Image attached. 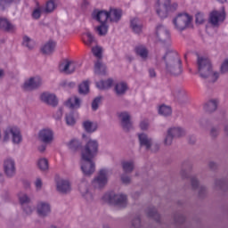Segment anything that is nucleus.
Listing matches in <instances>:
<instances>
[{"label": "nucleus", "mask_w": 228, "mask_h": 228, "mask_svg": "<svg viewBox=\"0 0 228 228\" xmlns=\"http://www.w3.org/2000/svg\"><path fill=\"white\" fill-rule=\"evenodd\" d=\"M163 61L166 64V71L171 76H181L183 74V62L179 54L174 50H168L162 57Z\"/></svg>", "instance_id": "obj_1"}, {"label": "nucleus", "mask_w": 228, "mask_h": 228, "mask_svg": "<svg viewBox=\"0 0 228 228\" xmlns=\"http://www.w3.org/2000/svg\"><path fill=\"white\" fill-rule=\"evenodd\" d=\"M179 5L177 3H173L172 0H158L155 4L157 15L160 19H167L170 12H175Z\"/></svg>", "instance_id": "obj_2"}, {"label": "nucleus", "mask_w": 228, "mask_h": 228, "mask_svg": "<svg viewBox=\"0 0 228 228\" xmlns=\"http://www.w3.org/2000/svg\"><path fill=\"white\" fill-rule=\"evenodd\" d=\"M99 154V141L90 139L81 150L82 159H94Z\"/></svg>", "instance_id": "obj_3"}, {"label": "nucleus", "mask_w": 228, "mask_h": 228, "mask_svg": "<svg viewBox=\"0 0 228 228\" xmlns=\"http://www.w3.org/2000/svg\"><path fill=\"white\" fill-rule=\"evenodd\" d=\"M12 140V143L19 145L22 142V134H20V129L17 126H9L4 131L3 142H10Z\"/></svg>", "instance_id": "obj_4"}, {"label": "nucleus", "mask_w": 228, "mask_h": 228, "mask_svg": "<svg viewBox=\"0 0 228 228\" xmlns=\"http://www.w3.org/2000/svg\"><path fill=\"white\" fill-rule=\"evenodd\" d=\"M102 200L108 202V204H114L118 208H126L127 206V196L124 194L106 193L103 195Z\"/></svg>", "instance_id": "obj_5"}, {"label": "nucleus", "mask_w": 228, "mask_h": 228, "mask_svg": "<svg viewBox=\"0 0 228 228\" xmlns=\"http://www.w3.org/2000/svg\"><path fill=\"white\" fill-rule=\"evenodd\" d=\"M92 48V53L95 58H98V61L94 63V73L98 76H104L106 74V65L102 63L101 58H102V48L97 45Z\"/></svg>", "instance_id": "obj_6"}, {"label": "nucleus", "mask_w": 228, "mask_h": 228, "mask_svg": "<svg viewBox=\"0 0 228 228\" xmlns=\"http://www.w3.org/2000/svg\"><path fill=\"white\" fill-rule=\"evenodd\" d=\"M191 16L188 13H180L173 20V24L176 31H184L191 22Z\"/></svg>", "instance_id": "obj_7"}, {"label": "nucleus", "mask_w": 228, "mask_h": 228, "mask_svg": "<svg viewBox=\"0 0 228 228\" xmlns=\"http://www.w3.org/2000/svg\"><path fill=\"white\" fill-rule=\"evenodd\" d=\"M110 172L108 169H101L98 173V175L94 177L93 180V186L94 188H96L98 190H101V188H104L106 184H108V174Z\"/></svg>", "instance_id": "obj_8"}, {"label": "nucleus", "mask_w": 228, "mask_h": 228, "mask_svg": "<svg viewBox=\"0 0 228 228\" xmlns=\"http://www.w3.org/2000/svg\"><path fill=\"white\" fill-rule=\"evenodd\" d=\"M81 170L86 177H90L95 172V162L93 159H83L81 157Z\"/></svg>", "instance_id": "obj_9"}, {"label": "nucleus", "mask_w": 228, "mask_h": 228, "mask_svg": "<svg viewBox=\"0 0 228 228\" xmlns=\"http://www.w3.org/2000/svg\"><path fill=\"white\" fill-rule=\"evenodd\" d=\"M38 140L42 142V143H45V145L53 143V142H54V131L49 127L41 129L38 132Z\"/></svg>", "instance_id": "obj_10"}, {"label": "nucleus", "mask_w": 228, "mask_h": 228, "mask_svg": "<svg viewBox=\"0 0 228 228\" xmlns=\"http://www.w3.org/2000/svg\"><path fill=\"white\" fill-rule=\"evenodd\" d=\"M4 172L6 177L12 179L17 174V166L15 164V159L12 158H7L4 160Z\"/></svg>", "instance_id": "obj_11"}, {"label": "nucleus", "mask_w": 228, "mask_h": 228, "mask_svg": "<svg viewBox=\"0 0 228 228\" xmlns=\"http://www.w3.org/2000/svg\"><path fill=\"white\" fill-rule=\"evenodd\" d=\"M198 73L200 74V77L202 79H209L211 83H215L218 79V73L213 72V66L208 68H200L198 69Z\"/></svg>", "instance_id": "obj_12"}, {"label": "nucleus", "mask_w": 228, "mask_h": 228, "mask_svg": "<svg viewBox=\"0 0 228 228\" xmlns=\"http://www.w3.org/2000/svg\"><path fill=\"white\" fill-rule=\"evenodd\" d=\"M76 69H77V63L73 61L65 60L59 65V70L62 74H74Z\"/></svg>", "instance_id": "obj_13"}, {"label": "nucleus", "mask_w": 228, "mask_h": 228, "mask_svg": "<svg viewBox=\"0 0 228 228\" xmlns=\"http://www.w3.org/2000/svg\"><path fill=\"white\" fill-rule=\"evenodd\" d=\"M156 35L159 42L170 45V31H168V28H167V27L163 25L158 26Z\"/></svg>", "instance_id": "obj_14"}, {"label": "nucleus", "mask_w": 228, "mask_h": 228, "mask_svg": "<svg viewBox=\"0 0 228 228\" xmlns=\"http://www.w3.org/2000/svg\"><path fill=\"white\" fill-rule=\"evenodd\" d=\"M121 127L126 133H129L133 129V123L131 122V115L127 111L120 112L118 114Z\"/></svg>", "instance_id": "obj_15"}, {"label": "nucleus", "mask_w": 228, "mask_h": 228, "mask_svg": "<svg viewBox=\"0 0 228 228\" xmlns=\"http://www.w3.org/2000/svg\"><path fill=\"white\" fill-rule=\"evenodd\" d=\"M171 94L180 104H186V102H188V95H186V91L181 87H174L171 90Z\"/></svg>", "instance_id": "obj_16"}, {"label": "nucleus", "mask_w": 228, "mask_h": 228, "mask_svg": "<svg viewBox=\"0 0 228 228\" xmlns=\"http://www.w3.org/2000/svg\"><path fill=\"white\" fill-rule=\"evenodd\" d=\"M225 20V11L223 7V12L213 11L209 15V22L212 26H218L220 22Z\"/></svg>", "instance_id": "obj_17"}, {"label": "nucleus", "mask_w": 228, "mask_h": 228, "mask_svg": "<svg viewBox=\"0 0 228 228\" xmlns=\"http://www.w3.org/2000/svg\"><path fill=\"white\" fill-rule=\"evenodd\" d=\"M37 213L41 218H46L51 215V204L45 201H40L37 205Z\"/></svg>", "instance_id": "obj_18"}, {"label": "nucleus", "mask_w": 228, "mask_h": 228, "mask_svg": "<svg viewBox=\"0 0 228 228\" xmlns=\"http://www.w3.org/2000/svg\"><path fill=\"white\" fill-rule=\"evenodd\" d=\"M42 86V77H32L28 80L25 81L23 88L24 90H37Z\"/></svg>", "instance_id": "obj_19"}, {"label": "nucleus", "mask_w": 228, "mask_h": 228, "mask_svg": "<svg viewBox=\"0 0 228 228\" xmlns=\"http://www.w3.org/2000/svg\"><path fill=\"white\" fill-rule=\"evenodd\" d=\"M40 101L48 106H53V108H56V106H58V98H56L54 94L43 93L40 95Z\"/></svg>", "instance_id": "obj_20"}, {"label": "nucleus", "mask_w": 228, "mask_h": 228, "mask_svg": "<svg viewBox=\"0 0 228 228\" xmlns=\"http://www.w3.org/2000/svg\"><path fill=\"white\" fill-rule=\"evenodd\" d=\"M56 190L59 193H62L63 195H67V193H70L72 188L70 187V182L69 180L60 179L56 182Z\"/></svg>", "instance_id": "obj_21"}, {"label": "nucleus", "mask_w": 228, "mask_h": 228, "mask_svg": "<svg viewBox=\"0 0 228 228\" xmlns=\"http://www.w3.org/2000/svg\"><path fill=\"white\" fill-rule=\"evenodd\" d=\"M92 18L94 20H97L100 24H107L108 19H110V14L108 11H99L94 10L92 13Z\"/></svg>", "instance_id": "obj_22"}, {"label": "nucleus", "mask_w": 228, "mask_h": 228, "mask_svg": "<svg viewBox=\"0 0 228 228\" xmlns=\"http://www.w3.org/2000/svg\"><path fill=\"white\" fill-rule=\"evenodd\" d=\"M191 184L192 190H198V195L202 199V197H206V194L208 193V190L206 189V186L200 185L199 183V179H197L196 176H192L191 178Z\"/></svg>", "instance_id": "obj_23"}, {"label": "nucleus", "mask_w": 228, "mask_h": 228, "mask_svg": "<svg viewBox=\"0 0 228 228\" xmlns=\"http://www.w3.org/2000/svg\"><path fill=\"white\" fill-rule=\"evenodd\" d=\"M139 143L141 147H145L146 151H151L152 147V138L147 135L145 133L138 134Z\"/></svg>", "instance_id": "obj_24"}, {"label": "nucleus", "mask_w": 228, "mask_h": 228, "mask_svg": "<svg viewBox=\"0 0 228 228\" xmlns=\"http://www.w3.org/2000/svg\"><path fill=\"white\" fill-rule=\"evenodd\" d=\"M130 28L134 33L140 35L143 31V23L138 18H133L130 20Z\"/></svg>", "instance_id": "obj_25"}, {"label": "nucleus", "mask_w": 228, "mask_h": 228, "mask_svg": "<svg viewBox=\"0 0 228 228\" xmlns=\"http://www.w3.org/2000/svg\"><path fill=\"white\" fill-rule=\"evenodd\" d=\"M109 12V20L110 22H118L122 19L121 9L110 7Z\"/></svg>", "instance_id": "obj_26"}, {"label": "nucleus", "mask_w": 228, "mask_h": 228, "mask_svg": "<svg viewBox=\"0 0 228 228\" xmlns=\"http://www.w3.org/2000/svg\"><path fill=\"white\" fill-rule=\"evenodd\" d=\"M134 53L136 56H140L142 61H147L149 59V50L143 45H137L134 47Z\"/></svg>", "instance_id": "obj_27"}, {"label": "nucleus", "mask_w": 228, "mask_h": 228, "mask_svg": "<svg viewBox=\"0 0 228 228\" xmlns=\"http://www.w3.org/2000/svg\"><path fill=\"white\" fill-rule=\"evenodd\" d=\"M167 132L170 133L175 138H183L186 134L184 128L181 126H172L167 129Z\"/></svg>", "instance_id": "obj_28"}, {"label": "nucleus", "mask_w": 228, "mask_h": 228, "mask_svg": "<svg viewBox=\"0 0 228 228\" xmlns=\"http://www.w3.org/2000/svg\"><path fill=\"white\" fill-rule=\"evenodd\" d=\"M83 42L87 47H92V45H97V39L91 32H86L84 34Z\"/></svg>", "instance_id": "obj_29"}, {"label": "nucleus", "mask_w": 228, "mask_h": 228, "mask_svg": "<svg viewBox=\"0 0 228 228\" xmlns=\"http://www.w3.org/2000/svg\"><path fill=\"white\" fill-rule=\"evenodd\" d=\"M79 191L86 200H92L94 199V195L88 191V183L85 182L81 183L79 185Z\"/></svg>", "instance_id": "obj_30"}, {"label": "nucleus", "mask_w": 228, "mask_h": 228, "mask_svg": "<svg viewBox=\"0 0 228 228\" xmlns=\"http://www.w3.org/2000/svg\"><path fill=\"white\" fill-rule=\"evenodd\" d=\"M114 91L116 93V95H118V97L126 95V93L127 92V84L126 82H119L116 84Z\"/></svg>", "instance_id": "obj_31"}, {"label": "nucleus", "mask_w": 228, "mask_h": 228, "mask_svg": "<svg viewBox=\"0 0 228 228\" xmlns=\"http://www.w3.org/2000/svg\"><path fill=\"white\" fill-rule=\"evenodd\" d=\"M66 106L71 108V110H77L81 108V100L77 96H73L68 99L66 102Z\"/></svg>", "instance_id": "obj_32"}, {"label": "nucleus", "mask_w": 228, "mask_h": 228, "mask_svg": "<svg viewBox=\"0 0 228 228\" xmlns=\"http://www.w3.org/2000/svg\"><path fill=\"white\" fill-rule=\"evenodd\" d=\"M0 29L4 31H13L15 29V26L8 20L6 18H0Z\"/></svg>", "instance_id": "obj_33"}, {"label": "nucleus", "mask_w": 228, "mask_h": 228, "mask_svg": "<svg viewBox=\"0 0 228 228\" xmlns=\"http://www.w3.org/2000/svg\"><path fill=\"white\" fill-rule=\"evenodd\" d=\"M197 65H198V70H200V69H206V67L210 68L213 67L211 65V61L206 57L199 56L197 59Z\"/></svg>", "instance_id": "obj_34"}, {"label": "nucleus", "mask_w": 228, "mask_h": 228, "mask_svg": "<svg viewBox=\"0 0 228 228\" xmlns=\"http://www.w3.org/2000/svg\"><path fill=\"white\" fill-rule=\"evenodd\" d=\"M197 65H198V70H200V69H206V67L210 68L213 67L211 65V61L206 57L199 56L197 59Z\"/></svg>", "instance_id": "obj_35"}, {"label": "nucleus", "mask_w": 228, "mask_h": 228, "mask_svg": "<svg viewBox=\"0 0 228 228\" xmlns=\"http://www.w3.org/2000/svg\"><path fill=\"white\" fill-rule=\"evenodd\" d=\"M228 188V179L221 178L216 179L214 183V190L220 191V190H227Z\"/></svg>", "instance_id": "obj_36"}, {"label": "nucleus", "mask_w": 228, "mask_h": 228, "mask_svg": "<svg viewBox=\"0 0 228 228\" xmlns=\"http://www.w3.org/2000/svg\"><path fill=\"white\" fill-rule=\"evenodd\" d=\"M56 48V43L53 41H48L41 49L44 54H53L54 49Z\"/></svg>", "instance_id": "obj_37"}, {"label": "nucleus", "mask_w": 228, "mask_h": 228, "mask_svg": "<svg viewBox=\"0 0 228 228\" xmlns=\"http://www.w3.org/2000/svg\"><path fill=\"white\" fill-rule=\"evenodd\" d=\"M125 174H131L134 170V160H125L121 163Z\"/></svg>", "instance_id": "obj_38"}, {"label": "nucleus", "mask_w": 228, "mask_h": 228, "mask_svg": "<svg viewBox=\"0 0 228 228\" xmlns=\"http://www.w3.org/2000/svg\"><path fill=\"white\" fill-rule=\"evenodd\" d=\"M57 6L55 0H49L46 2L45 6L42 8V12L43 13H53Z\"/></svg>", "instance_id": "obj_39"}, {"label": "nucleus", "mask_w": 228, "mask_h": 228, "mask_svg": "<svg viewBox=\"0 0 228 228\" xmlns=\"http://www.w3.org/2000/svg\"><path fill=\"white\" fill-rule=\"evenodd\" d=\"M83 127L86 133H95L97 131V123L86 120L83 122Z\"/></svg>", "instance_id": "obj_40"}, {"label": "nucleus", "mask_w": 228, "mask_h": 228, "mask_svg": "<svg viewBox=\"0 0 228 228\" xmlns=\"http://www.w3.org/2000/svg\"><path fill=\"white\" fill-rule=\"evenodd\" d=\"M216 108H218V102H216V100H211L204 105V110L208 113L216 111Z\"/></svg>", "instance_id": "obj_41"}, {"label": "nucleus", "mask_w": 228, "mask_h": 228, "mask_svg": "<svg viewBox=\"0 0 228 228\" xmlns=\"http://www.w3.org/2000/svg\"><path fill=\"white\" fill-rule=\"evenodd\" d=\"M112 86H113V79L111 78H109L107 80H102L96 83V86L97 88H99V90H108Z\"/></svg>", "instance_id": "obj_42"}, {"label": "nucleus", "mask_w": 228, "mask_h": 228, "mask_svg": "<svg viewBox=\"0 0 228 228\" xmlns=\"http://www.w3.org/2000/svg\"><path fill=\"white\" fill-rule=\"evenodd\" d=\"M108 29H110L108 23H101L95 28V31L98 33L99 37H106V35H108Z\"/></svg>", "instance_id": "obj_43"}, {"label": "nucleus", "mask_w": 228, "mask_h": 228, "mask_svg": "<svg viewBox=\"0 0 228 228\" xmlns=\"http://www.w3.org/2000/svg\"><path fill=\"white\" fill-rule=\"evenodd\" d=\"M18 199L21 207L28 206V204H31V198H29V196L24 192H20L18 194Z\"/></svg>", "instance_id": "obj_44"}, {"label": "nucleus", "mask_w": 228, "mask_h": 228, "mask_svg": "<svg viewBox=\"0 0 228 228\" xmlns=\"http://www.w3.org/2000/svg\"><path fill=\"white\" fill-rule=\"evenodd\" d=\"M147 215L150 218H153L157 222H160L161 216L159 214H158V210H156V208L151 207L147 209Z\"/></svg>", "instance_id": "obj_45"}, {"label": "nucleus", "mask_w": 228, "mask_h": 228, "mask_svg": "<svg viewBox=\"0 0 228 228\" xmlns=\"http://www.w3.org/2000/svg\"><path fill=\"white\" fill-rule=\"evenodd\" d=\"M89 92L90 85L88 84V81H84L78 86V94H80V95H86Z\"/></svg>", "instance_id": "obj_46"}, {"label": "nucleus", "mask_w": 228, "mask_h": 228, "mask_svg": "<svg viewBox=\"0 0 228 228\" xmlns=\"http://www.w3.org/2000/svg\"><path fill=\"white\" fill-rule=\"evenodd\" d=\"M37 167L39 170H42V172L49 170V160H47V159L45 158L39 159L37 162Z\"/></svg>", "instance_id": "obj_47"}, {"label": "nucleus", "mask_w": 228, "mask_h": 228, "mask_svg": "<svg viewBox=\"0 0 228 228\" xmlns=\"http://www.w3.org/2000/svg\"><path fill=\"white\" fill-rule=\"evenodd\" d=\"M159 113L163 117H170V115H172V108L167 105H162L159 109Z\"/></svg>", "instance_id": "obj_48"}, {"label": "nucleus", "mask_w": 228, "mask_h": 228, "mask_svg": "<svg viewBox=\"0 0 228 228\" xmlns=\"http://www.w3.org/2000/svg\"><path fill=\"white\" fill-rule=\"evenodd\" d=\"M67 146L71 151H77V149L81 147V142L77 139H72L69 142L67 143Z\"/></svg>", "instance_id": "obj_49"}, {"label": "nucleus", "mask_w": 228, "mask_h": 228, "mask_svg": "<svg viewBox=\"0 0 228 228\" xmlns=\"http://www.w3.org/2000/svg\"><path fill=\"white\" fill-rule=\"evenodd\" d=\"M174 139H175L174 135L170 132L167 131L164 138V145H166V147H170L174 142Z\"/></svg>", "instance_id": "obj_50"}, {"label": "nucleus", "mask_w": 228, "mask_h": 228, "mask_svg": "<svg viewBox=\"0 0 228 228\" xmlns=\"http://www.w3.org/2000/svg\"><path fill=\"white\" fill-rule=\"evenodd\" d=\"M191 168H193V165L190 162H184L183 164L182 167V171H181V175L183 177H188V175H186V170H191Z\"/></svg>", "instance_id": "obj_51"}, {"label": "nucleus", "mask_w": 228, "mask_h": 228, "mask_svg": "<svg viewBox=\"0 0 228 228\" xmlns=\"http://www.w3.org/2000/svg\"><path fill=\"white\" fill-rule=\"evenodd\" d=\"M65 120L67 126H74L76 124V118H74V113L69 112L66 114Z\"/></svg>", "instance_id": "obj_52"}, {"label": "nucleus", "mask_w": 228, "mask_h": 228, "mask_svg": "<svg viewBox=\"0 0 228 228\" xmlns=\"http://www.w3.org/2000/svg\"><path fill=\"white\" fill-rule=\"evenodd\" d=\"M23 45L28 49H33V47H35V42H33L28 36H25L23 37Z\"/></svg>", "instance_id": "obj_53"}, {"label": "nucleus", "mask_w": 228, "mask_h": 228, "mask_svg": "<svg viewBox=\"0 0 228 228\" xmlns=\"http://www.w3.org/2000/svg\"><path fill=\"white\" fill-rule=\"evenodd\" d=\"M13 4V0H0V10L4 11Z\"/></svg>", "instance_id": "obj_54"}, {"label": "nucleus", "mask_w": 228, "mask_h": 228, "mask_svg": "<svg viewBox=\"0 0 228 228\" xmlns=\"http://www.w3.org/2000/svg\"><path fill=\"white\" fill-rule=\"evenodd\" d=\"M142 227V219L136 216L131 223V228H140Z\"/></svg>", "instance_id": "obj_55"}, {"label": "nucleus", "mask_w": 228, "mask_h": 228, "mask_svg": "<svg viewBox=\"0 0 228 228\" xmlns=\"http://www.w3.org/2000/svg\"><path fill=\"white\" fill-rule=\"evenodd\" d=\"M174 220H175V224L176 225H182V224H184V216L181 215V214H176L174 216Z\"/></svg>", "instance_id": "obj_56"}, {"label": "nucleus", "mask_w": 228, "mask_h": 228, "mask_svg": "<svg viewBox=\"0 0 228 228\" xmlns=\"http://www.w3.org/2000/svg\"><path fill=\"white\" fill-rule=\"evenodd\" d=\"M101 96H98L94 98V100L92 102V110L93 111H97L99 110V104H101Z\"/></svg>", "instance_id": "obj_57"}, {"label": "nucleus", "mask_w": 228, "mask_h": 228, "mask_svg": "<svg viewBox=\"0 0 228 228\" xmlns=\"http://www.w3.org/2000/svg\"><path fill=\"white\" fill-rule=\"evenodd\" d=\"M120 179L123 184H131V176L127 175V173L121 175Z\"/></svg>", "instance_id": "obj_58"}, {"label": "nucleus", "mask_w": 228, "mask_h": 228, "mask_svg": "<svg viewBox=\"0 0 228 228\" xmlns=\"http://www.w3.org/2000/svg\"><path fill=\"white\" fill-rule=\"evenodd\" d=\"M218 134H220V127L213 126L210 129V136H212V138H216V136H218Z\"/></svg>", "instance_id": "obj_59"}, {"label": "nucleus", "mask_w": 228, "mask_h": 228, "mask_svg": "<svg viewBox=\"0 0 228 228\" xmlns=\"http://www.w3.org/2000/svg\"><path fill=\"white\" fill-rule=\"evenodd\" d=\"M42 13H44V12H42V9L40 8L35 9L32 12V17L33 19H40Z\"/></svg>", "instance_id": "obj_60"}, {"label": "nucleus", "mask_w": 228, "mask_h": 228, "mask_svg": "<svg viewBox=\"0 0 228 228\" xmlns=\"http://www.w3.org/2000/svg\"><path fill=\"white\" fill-rule=\"evenodd\" d=\"M21 208L26 215H31V213H33V207L31 204L22 206Z\"/></svg>", "instance_id": "obj_61"}, {"label": "nucleus", "mask_w": 228, "mask_h": 228, "mask_svg": "<svg viewBox=\"0 0 228 228\" xmlns=\"http://www.w3.org/2000/svg\"><path fill=\"white\" fill-rule=\"evenodd\" d=\"M195 19L196 24H202L204 22V14L202 12H198Z\"/></svg>", "instance_id": "obj_62"}, {"label": "nucleus", "mask_w": 228, "mask_h": 228, "mask_svg": "<svg viewBox=\"0 0 228 228\" xmlns=\"http://www.w3.org/2000/svg\"><path fill=\"white\" fill-rule=\"evenodd\" d=\"M221 72L222 74H225V72H228V59L224 60V62L222 63Z\"/></svg>", "instance_id": "obj_63"}, {"label": "nucleus", "mask_w": 228, "mask_h": 228, "mask_svg": "<svg viewBox=\"0 0 228 228\" xmlns=\"http://www.w3.org/2000/svg\"><path fill=\"white\" fill-rule=\"evenodd\" d=\"M63 117V110L61 109H59L54 114L53 118L56 120H61V118Z\"/></svg>", "instance_id": "obj_64"}]
</instances>
